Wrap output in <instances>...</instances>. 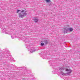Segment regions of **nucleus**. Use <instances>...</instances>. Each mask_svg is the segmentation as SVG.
<instances>
[{
    "instance_id": "1",
    "label": "nucleus",
    "mask_w": 80,
    "mask_h": 80,
    "mask_svg": "<svg viewBox=\"0 0 80 80\" xmlns=\"http://www.w3.org/2000/svg\"><path fill=\"white\" fill-rule=\"evenodd\" d=\"M68 67L67 66H64L60 69V70L62 72V75L70 74L72 72V70L68 68Z\"/></svg>"
},
{
    "instance_id": "2",
    "label": "nucleus",
    "mask_w": 80,
    "mask_h": 80,
    "mask_svg": "<svg viewBox=\"0 0 80 80\" xmlns=\"http://www.w3.org/2000/svg\"><path fill=\"white\" fill-rule=\"evenodd\" d=\"M27 11L25 12V10H22L21 12V13L19 14V17L21 18H23L24 15H27V13H26Z\"/></svg>"
},
{
    "instance_id": "3",
    "label": "nucleus",
    "mask_w": 80,
    "mask_h": 80,
    "mask_svg": "<svg viewBox=\"0 0 80 80\" xmlns=\"http://www.w3.org/2000/svg\"><path fill=\"white\" fill-rule=\"evenodd\" d=\"M68 30H69V31H70V32H73V28H69L68 29Z\"/></svg>"
},
{
    "instance_id": "4",
    "label": "nucleus",
    "mask_w": 80,
    "mask_h": 80,
    "mask_svg": "<svg viewBox=\"0 0 80 80\" xmlns=\"http://www.w3.org/2000/svg\"><path fill=\"white\" fill-rule=\"evenodd\" d=\"M34 22H38V19H37L36 18H34Z\"/></svg>"
},
{
    "instance_id": "5",
    "label": "nucleus",
    "mask_w": 80,
    "mask_h": 80,
    "mask_svg": "<svg viewBox=\"0 0 80 80\" xmlns=\"http://www.w3.org/2000/svg\"><path fill=\"white\" fill-rule=\"evenodd\" d=\"M45 1L47 2H51V1L50 0H45Z\"/></svg>"
},
{
    "instance_id": "6",
    "label": "nucleus",
    "mask_w": 80,
    "mask_h": 80,
    "mask_svg": "<svg viewBox=\"0 0 80 80\" xmlns=\"http://www.w3.org/2000/svg\"><path fill=\"white\" fill-rule=\"evenodd\" d=\"M21 10H18L17 11V13H19L20 12V11H21Z\"/></svg>"
},
{
    "instance_id": "7",
    "label": "nucleus",
    "mask_w": 80,
    "mask_h": 80,
    "mask_svg": "<svg viewBox=\"0 0 80 80\" xmlns=\"http://www.w3.org/2000/svg\"><path fill=\"white\" fill-rule=\"evenodd\" d=\"M41 46H43V45H44V43L43 42L41 43Z\"/></svg>"
},
{
    "instance_id": "8",
    "label": "nucleus",
    "mask_w": 80,
    "mask_h": 80,
    "mask_svg": "<svg viewBox=\"0 0 80 80\" xmlns=\"http://www.w3.org/2000/svg\"><path fill=\"white\" fill-rule=\"evenodd\" d=\"M45 43L46 44H47V43H48V42L47 41H45Z\"/></svg>"
},
{
    "instance_id": "9",
    "label": "nucleus",
    "mask_w": 80,
    "mask_h": 80,
    "mask_svg": "<svg viewBox=\"0 0 80 80\" xmlns=\"http://www.w3.org/2000/svg\"><path fill=\"white\" fill-rule=\"evenodd\" d=\"M35 51V50H33L31 52V53H33V52H34Z\"/></svg>"
},
{
    "instance_id": "10",
    "label": "nucleus",
    "mask_w": 80,
    "mask_h": 80,
    "mask_svg": "<svg viewBox=\"0 0 80 80\" xmlns=\"http://www.w3.org/2000/svg\"><path fill=\"white\" fill-rule=\"evenodd\" d=\"M67 31H68V30H67Z\"/></svg>"
}]
</instances>
